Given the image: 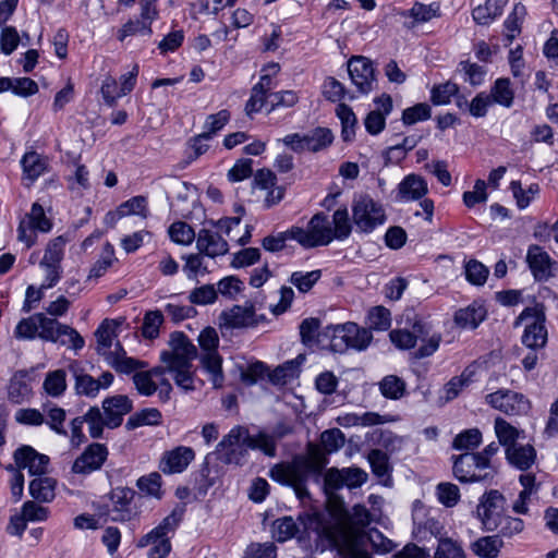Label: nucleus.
<instances>
[{"mask_svg":"<svg viewBox=\"0 0 558 558\" xmlns=\"http://www.w3.org/2000/svg\"><path fill=\"white\" fill-rule=\"evenodd\" d=\"M348 72L352 84L360 94H368L376 83L373 62L362 56H354L348 61Z\"/></svg>","mask_w":558,"mask_h":558,"instance_id":"dca6fc26","label":"nucleus"},{"mask_svg":"<svg viewBox=\"0 0 558 558\" xmlns=\"http://www.w3.org/2000/svg\"><path fill=\"white\" fill-rule=\"evenodd\" d=\"M117 213L120 217L126 215H138L143 218H146L148 215L147 198L141 195L134 196L121 204Z\"/></svg>","mask_w":558,"mask_h":558,"instance_id":"13d9d810","label":"nucleus"},{"mask_svg":"<svg viewBox=\"0 0 558 558\" xmlns=\"http://www.w3.org/2000/svg\"><path fill=\"white\" fill-rule=\"evenodd\" d=\"M439 502L445 507H454L460 500V489L456 484L445 482L436 486Z\"/></svg>","mask_w":558,"mask_h":558,"instance_id":"bf43d9fd","label":"nucleus"},{"mask_svg":"<svg viewBox=\"0 0 558 558\" xmlns=\"http://www.w3.org/2000/svg\"><path fill=\"white\" fill-rule=\"evenodd\" d=\"M495 433L499 444L506 449L508 446L518 444L517 440L520 435L519 429L501 417L495 420Z\"/></svg>","mask_w":558,"mask_h":558,"instance_id":"a18cd8bd","label":"nucleus"},{"mask_svg":"<svg viewBox=\"0 0 558 558\" xmlns=\"http://www.w3.org/2000/svg\"><path fill=\"white\" fill-rule=\"evenodd\" d=\"M196 246L201 254L213 258L225 255L229 250L227 241L220 234L207 229L199 230Z\"/></svg>","mask_w":558,"mask_h":558,"instance_id":"bb28decb","label":"nucleus"},{"mask_svg":"<svg viewBox=\"0 0 558 558\" xmlns=\"http://www.w3.org/2000/svg\"><path fill=\"white\" fill-rule=\"evenodd\" d=\"M434 558H466L459 542L450 537H440Z\"/></svg>","mask_w":558,"mask_h":558,"instance_id":"3c124183","label":"nucleus"},{"mask_svg":"<svg viewBox=\"0 0 558 558\" xmlns=\"http://www.w3.org/2000/svg\"><path fill=\"white\" fill-rule=\"evenodd\" d=\"M294 236L304 248L328 245L333 240L332 228L323 213L314 215L306 229L294 226Z\"/></svg>","mask_w":558,"mask_h":558,"instance_id":"1a4fd4ad","label":"nucleus"},{"mask_svg":"<svg viewBox=\"0 0 558 558\" xmlns=\"http://www.w3.org/2000/svg\"><path fill=\"white\" fill-rule=\"evenodd\" d=\"M160 422V411L155 408H148L131 415L126 421L125 427L128 430H132L144 425H158Z\"/></svg>","mask_w":558,"mask_h":558,"instance_id":"79ce46f5","label":"nucleus"},{"mask_svg":"<svg viewBox=\"0 0 558 558\" xmlns=\"http://www.w3.org/2000/svg\"><path fill=\"white\" fill-rule=\"evenodd\" d=\"M486 310L483 305L472 303L454 313L453 322L462 329H475L485 319Z\"/></svg>","mask_w":558,"mask_h":558,"instance_id":"c85d7f7f","label":"nucleus"},{"mask_svg":"<svg viewBox=\"0 0 558 558\" xmlns=\"http://www.w3.org/2000/svg\"><path fill=\"white\" fill-rule=\"evenodd\" d=\"M506 499L499 490L484 494L477 506V515L487 531L496 530V521L502 517Z\"/></svg>","mask_w":558,"mask_h":558,"instance_id":"a211bd4d","label":"nucleus"},{"mask_svg":"<svg viewBox=\"0 0 558 558\" xmlns=\"http://www.w3.org/2000/svg\"><path fill=\"white\" fill-rule=\"evenodd\" d=\"M504 4L498 0H487L472 11L473 20L480 25H487L502 13Z\"/></svg>","mask_w":558,"mask_h":558,"instance_id":"58836bf2","label":"nucleus"},{"mask_svg":"<svg viewBox=\"0 0 558 558\" xmlns=\"http://www.w3.org/2000/svg\"><path fill=\"white\" fill-rule=\"evenodd\" d=\"M70 369L75 378V390L81 396L95 398L101 389L109 388L113 383V374L104 372L99 378L86 374L77 366L71 365Z\"/></svg>","mask_w":558,"mask_h":558,"instance_id":"6ab92c4d","label":"nucleus"},{"mask_svg":"<svg viewBox=\"0 0 558 558\" xmlns=\"http://www.w3.org/2000/svg\"><path fill=\"white\" fill-rule=\"evenodd\" d=\"M333 141L332 132L327 128H315L304 134L305 150L317 153L326 149Z\"/></svg>","mask_w":558,"mask_h":558,"instance_id":"473e14b6","label":"nucleus"},{"mask_svg":"<svg viewBox=\"0 0 558 558\" xmlns=\"http://www.w3.org/2000/svg\"><path fill=\"white\" fill-rule=\"evenodd\" d=\"M289 240L295 241L294 226L283 232L265 236L262 245L266 251L275 253L282 251Z\"/></svg>","mask_w":558,"mask_h":558,"instance_id":"5fc2aeb1","label":"nucleus"},{"mask_svg":"<svg viewBox=\"0 0 558 558\" xmlns=\"http://www.w3.org/2000/svg\"><path fill=\"white\" fill-rule=\"evenodd\" d=\"M322 277V270H312L307 272L294 271L290 277V282L302 293L308 292Z\"/></svg>","mask_w":558,"mask_h":558,"instance_id":"603ef678","label":"nucleus"},{"mask_svg":"<svg viewBox=\"0 0 558 558\" xmlns=\"http://www.w3.org/2000/svg\"><path fill=\"white\" fill-rule=\"evenodd\" d=\"M277 548L274 543H253L246 550L244 558H276Z\"/></svg>","mask_w":558,"mask_h":558,"instance_id":"774afa93","label":"nucleus"},{"mask_svg":"<svg viewBox=\"0 0 558 558\" xmlns=\"http://www.w3.org/2000/svg\"><path fill=\"white\" fill-rule=\"evenodd\" d=\"M118 324L113 319H105L98 326L95 331L97 341L96 351L100 355H105L106 352L112 347L113 339L117 338Z\"/></svg>","mask_w":558,"mask_h":558,"instance_id":"72a5a7b5","label":"nucleus"},{"mask_svg":"<svg viewBox=\"0 0 558 558\" xmlns=\"http://www.w3.org/2000/svg\"><path fill=\"white\" fill-rule=\"evenodd\" d=\"M43 388L50 397L58 398L66 389V374L64 369L49 372L44 380Z\"/></svg>","mask_w":558,"mask_h":558,"instance_id":"a19ab883","label":"nucleus"},{"mask_svg":"<svg viewBox=\"0 0 558 558\" xmlns=\"http://www.w3.org/2000/svg\"><path fill=\"white\" fill-rule=\"evenodd\" d=\"M104 415L107 418V427L110 429L119 427L124 415L133 410L132 400L125 395H116L102 400Z\"/></svg>","mask_w":558,"mask_h":558,"instance_id":"b1692460","label":"nucleus"},{"mask_svg":"<svg viewBox=\"0 0 558 558\" xmlns=\"http://www.w3.org/2000/svg\"><path fill=\"white\" fill-rule=\"evenodd\" d=\"M526 14L525 7L521 3H517L512 10V12L508 15L505 21L506 28V38L509 43L520 34L521 32V22Z\"/></svg>","mask_w":558,"mask_h":558,"instance_id":"49530a36","label":"nucleus"},{"mask_svg":"<svg viewBox=\"0 0 558 558\" xmlns=\"http://www.w3.org/2000/svg\"><path fill=\"white\" fill-rule=\"evenodd\" d=\"M427 192L426 181L416 174L407 175L399 184V194L404 201L421 199Z\"/></svg>","mask_w":558,"mask_h":558,"instance_id":"7c9ffc66","label":"nucleus"},{"mask_svg":"<svg viewBox=\"0 0 558 558\" xmlns=\"http://www.w3.org/2000/svg\"><path fill=\"white\" fill-rule=\"evenodd\" d=\"M320 442L326 452L332 453L344 445V435L338 428L327 429L322 433Z\"/></svg>","mask_w":558,"mask_h":558,"instance_id":"338daca9","label":"nucleus"},{"mask_svg":"<svg viewBox=\"0 0 558 558\" xmlns=\"http://www.w3.org/2000/svg\"><path fill=\"white\" fill-rule=\"evenodd\" d=\"M367 324L374 330H388L391 325L389 310L384 306H374L368 311Z\"/></svg>","mask_w":558,"mask_h":558,"instance_id":"864d4df0","label":"nucleus"},{"mask_svg":"<svg viewBox=\"0 0 558 558\" xmlns=\"http://www.w3.org/2000/svg\"><path fill=\"white\" fill-rule=\"evenodd\" d=\"M430 116V106L426 102H420L403 110L402 122L405 125H412L416 122L428 120Z\"/></svg>","mask_w":558,"mask_h":558,"instance_id":"4d7b16f0","label":"nucleus"},{"mask_svg":"<svg viewBox=\"0 0 558 558\" xmlns=\"http://www.w3.org/2000/svg\"><path fill=\"white\" fill-rule=\"evenodd\" d=\"M163 323V315L160 311L147 312L143 319L142 333L147 339H154L159 335V328Z\"/></svg>","mask_w":558,"mask_h":558,"instance_id":"69168bd1","label":"nucleus"},{"mask_svg":"<svg viewBox=\"0 0 558 558\" xmlns=\"http://www.w3.org/2000/svg\"><path fill=\"white\" fill-rule=\"evenodd\" d=\"M185 512L184 506H177L171 513L167 515L156 527L149 533L142 536L137 542V547L144 548L151 545L148 551V558H165L171 551V543L168 537L183 519Z\"/></svg>","mask_w":558,"mask_h":558,"instance_id":"20e7f679","label":"nucleus"},{"mask_svg":"<svg viewBox=\"0 0 558 558\" xmlns=\"http://www.w3.org/2000/svg\"><path fill=\"white\" fill-rule=\"evenodd\" d=\"M485 401L493 409L509 416L524 415L531 409V403L523 393L510 389H498L488 393Z\"/></svg>","mask_w":558,"mask_h":558,"instance_id":"f8f14e48","label":"nucleus"},{"mask_svg":"<svg viewBox=\"0 0 558 558\" xmlns=\"http://www.w3.org/2000/svg\"><path fill=\"white\" fill-rule=\"evenodd\" d=\"M246 437L248 428L242 425L232 427L218 442L216 451L226 464H243L247 456Z\"/></svg>","mask_w":558,"mask_h":558,"instance_id":"9b49d317","label":"nucleus"},{"mask_svg":"<svg viewBox=\"0 0 558 558\" xmlns=\"http://www.w3.org/2000/svg\"><path fill=\"white\" fill-rule=\"evenodd\" d=\"M375 104L377 109L371 111L364 120L365 129L372 135H377L385 129L386 117L392 110V99L389 95L384 94L376 98Z\"/></svg>","mask_w":558,"mask_h":558,"instance_id":"a878e982","label":"nucleus"},{"mask_svg":"<svg viewBox=\"0 0 558 558\" xmlns=\"http://www.w3.org/2000/svg\"><path fill=\"white\" fill-rule=\"evenodd\" d=\"M194 458L195 452L192 448L179 446L163 453L159 468L165 474L181 473Z\"/></svg>","mask_w":558,"mask_h":558,"instance_id":"393cba45","label":"nucleus"},{"mask_svg":"<svg viewBox=\"0 0 558 558\" xmlns=\"http://www.w3.org/2000/svg\"><path fill=\"white\" fill-rule=\"evenodd\" d=\"M305 529L318 532H327L329 542L338 548L342 558H372L367 550L371 545L376 553H390L395 545L377 529L364 532L345 523H337L332 526H323L317 515L302 517Z\"/></svg>","mask_w":558,"mask_h":558,"instance_id":"f03ea898","label":"nucleus"},{"mask_svg":"<svg viewBox=\"0 0 558 558\" xmlns=\"http://www.w3.org/2000/svg\"><path fill=\"white\" fill-rule=\"evenodd\" d=\"M13 457L19 469H26L31 475L45 474L49 464L48 456L39 453L27 445L17 448Z\"/></svg>","mask_w":558,"mask_h":558,"instance_id":"5701e85b","label":"nucleus"},{"mask_svg":"<svg viewBox=\"0 0 558 558\" xmlns=\"http://www.w3.org/2000/svg\"><path fill=\"white\" fill-rule=\"evenodd\" d=\"M22 167L26 177L34 181L46 170V161L37 153H27L22 159Z\"/></svg>","mask_w":558,"mask_h":558,"instance_id":"8fccbe9b","label":"nucleus"},{"mask_svg":"<svg viewBox=\"0 0 558 558\" xmlns=\"http://www.w3.org/2000/svg\"><path fill=\"white\" fill-rule=\"evenodd\" d=\"M171 240L178 244L189 245L195 239V232L186 222L175 221L169 227Z\"/></svg>","mask_w":558,"mask_h":558,"instance_id":"680f3d73","label":"nucleus"},{"mask_svg":"<svg viewBox=\"0 0 558 558\" xmlns=\"http://www.w3.org/2000/svg\"><path fill=\"white\" fill-rule=\"evenodd\" d=\"M170 351H163L160 359L168 365L184 367L191 365L197 357V348L191 342L187 336L182 331H174L170 336Z\"/></svg>","mask_w":558,"mask_h":558,"instance_id":"ddd939ff","label":"nucleus"},{"mask_svg":"<svg viewBox=\"0 0 558 558\" xmlns=\"http://www.w3.org/2000/svg\"><path fill=\"white\" fill-rule=\"evenodd\" d=\"M490 96L493 104H498L505 108H510L514 100V90L511 87L509 78H497L490 88Z\"/></svg>","mask_w":558,"mask_h":558,"instance_id":"f704fd0d","label":"nucleus"},{"mask_svg":"<svg viewBox=\"0 0 558 558\" xmlns=\"http://www.w3.org/2000/svg\"><path fill=\"white\" fill-rule=\"evenodd\" d=\"M203 255L204 254H201L198 251L197 254H189L182 257L185 260L183 271L185 272L187 279L197 281V276L199 274L204 275L208 272L207 267L204 265Z\"/></svg>","mask_w":558,"mask_h":558,"instance_id":"052dcab7","label":"nucleus"},{"mask_svg":"<svg viewBox=\"0 0 558 558\" xmlns=\"http://www.w3.org/2000/svg\"><path fill=\"white\" fill-rule=\"evenodd\" d=\"M453 476L463 484L484 483L492 484L497 475L493 463H485L475 452H463L452 456Z\"/></svg>","mask_w":558,"mask_h":558,"instance_id":"39448f33","label":"nucleus"},{"mask_svg":"<svg viewBox=\"0 0 558 558\" xmlns=\"http://www.w3.org/2000/svg\"><path fill=\"white\" fill-rule=\"evenodd\" d=\"M332 223L333 239L344 240L349 238L352 231V226L347 207L339 208L333 213Z\"/></svg>","mask_w":558,"mask_h":558,"instance_id":"09e8293b","label":"nucleus"},{"mask_svg":"<svg viewBox=\"0 0 558 558\" xmlns=\"http://www.w3.org/2000/svg\"><path fill=\"white\" fill-rule=\"evenodd\" d=\"M198 344L202 350L199 356L203 368L210 375L215 388L223 383L222 357L218 353L219 337L215 328L207 327L198 336Z\"/></svg>","mask_w":558,"mask_h":558,"instance_id":"423d86ee","label":"nucleus"},{"mask_svg":"<svg viewBox=\"0 0 558 558\" xmlns=\"http://www.w3.org/2000/svg\"><path fill=\"white\" fill-rule=\"evenodd\" d=\"M502 547L499 536H484L472 543L471 549L481 558H496Z\"/></svg>","mask_w":558,"mask_h":558,"instance_id":"4c0bfd02","label":"nucleus"},{"mask_svg":"<svg viewBox=\"0 0 558 558\" xmlns=\"http://www.w3.org/2000/svg\"><path fill=\"white\" fill-rule=\"evenodd\" d=\"M84 421L88 425V433L92 438L102 437L104 428L107 427V418L98 407H92L84 414Z\"/></svg>","mask_w":558,"mask_h":558,"instance_id":"c03bdc74","label":"nucleus"},{"mask_svg":"<svg viewBox=\"0 0 558 558\" xmlns=\"http://www.w3.org/2000/svg\"><path fill=\"white\" fill-rule=\"evenodd\" d=\"M496 530L505 537H512L524 530V521L520 518L502 515L496 521Z\"/></svg>","mask_w":558,"mask_h":558,"instance_id":"0e129e2a","label":"nucleus"},{"mask_svg":"<svg viewBox=\"0 0 558 558\" xmlns=\"http://www.w3.org/2000/svg\"><path fill=\"white\" fill-rule=\"evenodd\" d=\"M304 515H317L320 524L323 526H326L322 522V515L317 512L308 513L305 512L303 514L299 515V523H296L291 517H283L280 519H277L274 522V535L278 542H286L287 539H290L294 537L298 533L302 532L305 534H310L311 532L316 533L318 536H325L327 538V532H318L315 530L305 529L304 521L302 520V517Z\"/></svg>","mask_w":558,"mask_h":558,"instance_id":"412c9836","label":"nucleus"},{"mask_svg":"<svg viewBox=\"0 0 558 558\" xmlns=\"http://www.w3.org/2000/svg\"><path fill=\"white\" fill-rule=\"evenodd\" d=\"M56 480L52 477H37L29 483L31 496L41 502L53 500L56 493Z\"/></svg>","mask_w":558,"mask_h":558,"instance_id":"c9c22d12","label":"nucleus"},{"mask_svg":"<svg viewBox=\"0 0 558 558\" xmlns=\"http://www.w3.org/2000/svg\"><path fill=\"white\" fill-rule=\"evenodd\" d=\"M324 335L330 339V350L336 353H344L350 349L364 351L373 339L368 329L362 328L352 322L328 325Z\"/></svg>","mask_w":558,"mask_h":558,"instance_id":"7ed1b4c3","label":"nucleus"},{"mask_svg":"<svg viewBox=\"0 0 558 558\" xmlns=\"http://www.w3.org/2000/svg\"><path fill=\"white\" fill-rule=\"evenodd\" d=\"M465 278L474 286H483L488 277V268L476 259H471L465 264Z\"/></svg>","mask_w":558,"mask_h":558,"instance_id":"e2e57ef3","label":"nucleus"},{"mask_svg":"<svg viewBox=\"0 0 558 558\" xmlns=\"http://www.w3.org/2000/svg\"><path fill=\"white\" fill-rule=\"evenodd\" d=\"M337 116L341 121V135L343 141L349 142L355 134L356 117L351 107L345 104H339L336 109Z\"/></svg>","mask_w":558,"mask_h":558,"instance_id":"37998d69","label":"nucleus"},{"mask_svg":"<svg viewBox=\"0 0 558 558\" xmlns=\"http://www.w3.org/2000/svg\"><path fill=\"white\" fill-rule=\"evenodd\" d=\"M107 457L108 449L105 445L99 442L90 444L75 459L71 470L75 474H90L102 466Z\"/></svg>","mask_w":558,"mask_h":558,"instance_id":"aec40b11","label":"nucleus"},{"mask_svg":"<svg viewBox=\"0 0 558 558\" xmlns=\"http://www.w3.org/2000/svg\"><path fill=\"white\" fill-rule=\"evenodd\" d=\"M525 260L537 282H546L557 275L558 262L537 244L529 246Z\"/></svg>","mask_w":558,"mask_h":558,"instance_id":"4468645a","label":"nucleus"},{"mask_svg":"<svg viewBox=\"0 0 558 558\" xmlns=\"http://www.w3.org/2000/svg\"><path fill=\"white\" fill-rule=\"evenodd\" d=\"M506 459L520 471L529 470L536 461V450L532 445L517 444L505 450Z\"/></svg>","mask_w":558,"mask_h":558,"instance_id":"cd10ccee","label":"nucleus"},{"mask_svg":"<svg viewBox=\"0 0 558 558\" xmlns=\"http://www.w3.org/2000/svg\"><path fill=\"white\" fill-rule=\"evenodd\" d=\"M378 388L383 397L390 400H400L405 396L407 384L397 375H386L378 383Z\"/></svg>","mask_w":558,"mask_h":558,"instance_id":"e433bc0d","label":"nucleus"},{"mask_svg":"<svg viewBox=\"0 0 558 558\" xmlns=\"http://www.w3.org/2000/svg\"><path fill=\"white\" fill-rule=\"evenodd\" d=\"M352 217L356 229L364 233L372 232L386 220L383 206L368 195H361L354 198Z\"/></svg>","mask_w":558,"mask_h":558,"instance_id":"9d476101","label":"nucleus"},{"mask_svg":"<svg viewBox=\"0 0 558 558\" xmlns=\"http://www.w3.org/2000/svg\"><path fill=\"white\" fill-rule=\"evenodd\" d=\"M546 316L543 306L526 307L517 317L514 327H518L523 322H529L525 325L522 336V343L533 350L542 349L547 342V329L545 327Z\"/></svg>","mask_w":558,"mask_h":558,"instance_id":"0eeeda50","label":"nucleus"},{"mask_svg":"<svg viewBox=\"0 0 558 558\" xmlns=\"http://www.w3.org/2000/svg\"><path fill=\"white\" fill-rule=\"evenodd\" d=\"M256 325L257 319L255 317V310L253 305H233L231 308L222 311L219 315L220 328L241 329L254 327Z\"/></svg>","mask_w":558,"mask_h":558,"instance_id":"4be33fe9","label":"nucleus"},{"mask_svg":"<svg viewBox=\"0 0 558 558\" xmlns=\"http://www.w3.org/2000/svg\"><path fill=\"white\" fill-rule=\"evenodd\" d=\"M458 92L459 86L451 81L434 85L430 90V101L435 106L448 105L451 101V97L457 95Z\"/></svg>","mask_w":558,"mask_h":558,"instance_id":"de8ad7c7","label":"nucleus"},{"mask_svg":"<svg viewBox=\"0 0 558 558\" xmlns=\"http://www.w3.org/2000/svg\"><path fill=\"white\" fill-rule=\"evenodd\" d=\"M192 364L185 365L184 367H175L174 365H168V373L173 375L174 383L178 387L184 391L194 390V373L192 372Z\"/></svg>","mask_w":558,"mask_h":558,"instance_id":"6e6d98bb","label":"nucleus"},{"mask_svg":"<svg viewBox=\"0 0 558 558\" xmlns=\"http://www.w3.org/2000/svg\"><path fill=\"white\" fill-rule=\"evenodd\" d=\"M135 496V490L129 487H116L111 490L110 515L112 521L128 522L138 517L140 510L134 502Z\"/></svg>","mask_w":558,"mask_h":558,"instance_id":"2eb2a0df","label":"nucleus"},{"mask_svg":"<svg viewBox=\"0 0 558 558\" xmlns=\"http://www.w3.org/2000/svg\"><path fill=\"white\" fill-rule=\"evenodd\" d=\"M37 328L41 340L50 342H60L63 345L71 344L75 350L84 347L83 337L72 327L59 323L56 318L47 317L43 313H37Z\"/></svg>","mask_w":558,"mask_h":558,"instance_id":"6e6552de","label":"nucleus"},{"mask_svg":"<svg viewBox=\"0 0 558 558\" xmlns=\"http://www.w3.org/2000/svg\"><path fill=\"white\" fill-rule=\"evenodd\" d=\"M326 464L327 459L325 456L316 446L311 444L307 456L295 457L290 463L275 464L269 471V476L282 485L292 487L298 499L303 501L310 497L307 489V482L310 480L320 483L323 478L324 488L327 494H331L345 486L342 469H328L323 476V470Z\"/></svg>","mask_w":558,"mask_h":558,"instance_id":"f257e3e1","label":"nucleus"},{"mask_svg":"<svg viewBox=\"0 0 558 558\" xmlns=\"http://www.w3.org/2000/svg\"><path fill=\"white\" fill-rule=\"evenodd\" d=\"M280 437H282V434L275 436L264 430H260L255 435H251L248 433V437H246L247 450H259L265 456L274 458L277 454V440Z\"/></svg>","mask_w":558,"mask_h":558,"instance_id":"2f4dec72","label":"nucleus"},{"mask_svg":"<svg viewBox=\"0 0 558 558\" xmlns=\"http://www.w3.org/2000/svg\"><path fill=\"white\" fill-rule=\"evenodd\" d=\"M32 387L26 371L16 372L10 379L8 388L9 400L14 404H21L29 400Z\"/></svg>","mask_w":558,"mask_h":558,"instance_id":"c756f323","label":"nucleus"},{"mask_svg":"<svg viewBox=\"0 0 558 558\" xmlns=\"http://www.w3.org/2000/svg\"><path fill=\"white\" fill-rule=\"evenodd\" d=\"M162 186L166 191L171 210H173L177 216L182 217L190 214V209L185 204L189 202L191 194L195 191L194 185L177 178H167L162 181Z\"/></svg>","mask_w":558,"mask_h":558,"instance_id":"f3484780","label":"nucleus"},{"mask_svg":"<svg viewBox=\"0 0 558 558\" xmlns=\"http://www.w3.org/2000/svg\"><path fill=\"white\" fill-rule=\"evenodd\" d=\"M482 444V433L478 428H470L459 433L452 441V448L473 452Z\"/></svg>","mask_w":558,"mask_h":558,"instance_id":"ea45409f","label":"nucleus"}]
</instances>
